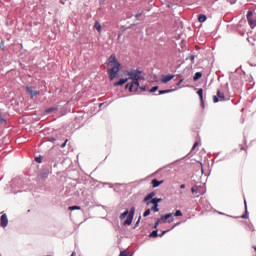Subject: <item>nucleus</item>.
<instances>
[{
    "label": "nucleus",
    "instance_id": "obj_1",
    "mask_svg": "<svg viewBox=\"0 0 256 256\" xmlns=\"http://www.w3.org/2000/svg\"><path fill=\"white\" fill-rule=\"evenodd\" d=\"M142 73L143 72L139 69L126 72V75L132 80L131 83L126 84V89H129L130 93H135V91L139 89V80L143 79V77H141Z\"/></svg>",
    "mask_w": 256,
    "mask_h": 256
},
{
    "label": "nucleus",
    "instance_id": "obj_2",
    "mask_svg": "<svg viewBox=\"0 0 256 256\" xmlns=\"http://www.w3.org/2000/svg\"><path fill=\"white\" fill-rule=\"evenodd\" d=\"M109 63V69H108V75L110 77V81H113V79H115V77H117V74L119 73V70L121 69V64L119 63V61H117V57L112 54L109 59H108Z\"/></svg>",
    "mask_w": 256,
    "mask_h": 256
},
{
    "label": "nucleus",
    "instance_id": "obj_3",
    "mask_svg": "<svg viewBox=\"0 0 256 256\" xmlns=\"http://www.w3.org/2000/svg\"><path fill=\"white\" fill-rule=\"evenodd\" d=\"M128 215V216H127ZM135 216V207H132L129 210H126L124 213L120 215L121 221L127 217V219L124 222V225H131L133 223V217Z\"/></svg>",
    "mask_w": 256,
    "mask_h": 256
},
{
    "label": "nucleus",
    "instance_id": "obj_4",
    "mask_svg": "<svg viewBox=\"0 0 256 256\" xmlns=\"http://www.w3.org/2000/svg\"><path fill=\"white\" fill-rule=\"evenodd\" d=\"M247 21L252 29L256 27V17L253 15V11H248Z\"/></svg>",
    "mask_w": 256,
    "mask_h": 256
},
{
    "label": "nucleus",
    "instance_id": "obj_5",
    "mask_svg": "<svg viewBox=\"0 0 256 256\" xmlns=\"http://www.w3.org/2000/svg\"><path fill=\"white\" fill-rule=\"evenodd\" d=\"M7 225H9V219L7 218V214H3L0 217V227L5 229V227H7Z\"/></svg>",
    "mask_w": 256,
    "mask_h": 256
},
{
    "label": "nucleus",
    "instance_id": "obj_6",
    "mask_svg": "<svg viewBox=\"0 0 256 256\" xmlns=\"http://www.w3.org/2000/svg\"><path fill=\"white\" fill-rule=\"evenodd\" d=\"M26 91H27V93H29L31 99H33V97H37V95H39V91H34V89L31 86H26Z\"/></svg>",
    "mask_w": 256,
    "mask_h": 256
},
{
    "label": "nucleus",
    "instance_id": "obj_7",
    "mask_svg": "<svg viewBox=\"0 0 256 256\" xmlns=\"http://www.w3.org/2000/svg\"><path fill=\"white\" fill-rule=\"evenodd\" d=\"M175 75H166L163 76L161 79L162 83H169V81H171L172 79H174Z\"/></svg>",
    "mask_w": 256,
    "mask_h": 256
},
{
    "label": "nucleus",
    "instance_id": "obj_8",
    "mask_svg": "<svg viewBox=\"0 0 256 256\" xmlns=\"http://www.w3.org/2000/svg\"><path fill=\"white\" fill-rule=\"evenodd\" d=\"M129 81V78H121L118 82H115L114 85L115 87H119L121 85H125Z\"/></svg>",
    "mask_w": 256,
    "mask_h": 256
},
{
    "label": "nucleus",
    "instance_id": "obj_9",
    "mask_svg": "<svg viewBox=\"0 0 256 256\" xmlns=\"http://www.w3.org/2000/svg\"><path fill=\"white\" fill-rule=\"evenodd\" d=\"M161 201H163V199H161V198H153L152 200L147 202V205H150V203L152 205H159V203H161Z\"/></svg>",
    "mask_w": 256,
    "mask_h": 256
},
{
    "label": "nucleus",
    "instance_id": "obj_10",
    "mask_svg": "<svg viewBox=\"0 0 256 256\" xmlns=\"http://www.w3.org/2000/svg\"><path fill=\"white\" fill-rule=\"evenodd\" d=\"M197 94H198L199 97H200L201 106H202V107H205V101L203 100V89L200 88V89L197 91Z\"/></svg>",
    "mask_w": 256,
    "mask_h": 256
},
{
    "label": "nucleus",
    "instance_id": "obj_11",
    "mask_svg": "<svg viewBox=\"0 0 256 256\" xmlns=\"http://www.w3.org/2000/svg\"><path fill=\"white\" fill-rule=\"evenodd\" d=\"M171 217H173V213L162 215L161 216V221H163V223H166L167 219H171Z\"/></svg>",
    "mask_w": 256,
    "mask_h": 256
},
{
    "label": "nucleus",
    "instance_id": "obj_12",
    "mask_svg": "<svg viewBox=\"0 0 256 256\" xmlns=\"http://www.w3.org/2000/svg\"><path fill=\"white\" fill-rule=\"evenodd\" d=\"M155 197V192H151L144 198V203H147V201H151Z\"/></svg>",
    "mask_w": 256,
    "mask_h": 256
},
{
    "label": "nucleus",
    "instance_id": "obj_13",
    "mask_svg": "<svg viewBox=\"0 0 256 256\" xmlns=\"http://www.w3.org/2000/svg\"><path fill=\"white\" fill-rule=\"evenodd\" d=\"M199 23H205L207 21V16L205 14H200L198 16Z\"/></svg>",
    "mask_w": 256,
    "mask_h": 256
},
{
    "label": "nucleus",
    "instance_id": "obj_14",
    "mask_svg": "<svg viewBox=\"0 0 256 256\" xmlns=\"http://www.w3.org/2000/svg\"><path fill=\"white\" fill-rule=\"evenodd\" d=\"M217 97L221 101H225V93L221 92L220 90L217 91Z\"/></svg>",
    "mask_w": 256,
    "mask_h": 256
},
{
    "label": "nucleus",
    "instance_id": "obj_15",
    "mask_svg": "<svg viewBox=\"0 0 256 256\" xmlns=\"http://www.w3.org/2000/svg\"><path fill=\"white\" fill-rule=\"evenodd\" d=\"M163 181H159L157 179L152 180V186L153 187H159V185H162Z\"/></svg>",
    "mask_w": 256,
    "mask_h": 256
},
{
    "label": "nucleus",
    "instance_id": "obj_16",
    "mask_svg": "<svg viewBox=\"0 0 256 256\" xmlns=\"http://www.w3.org/2000/svg\"><path fill=\"white\" fill-rule=\"evenodd\" d=\"M203 77V74L201 72H196L193 79L194 81H199Z\"/></svg>",
    "mask_w": 256,
    "mask_h": 256
},
{
    "label": "nucleus",
    "instance_id": "obj_17",
    "mask_svg": "<svg viewBox=\"0 0 256 256\" xmlns=\"http://www.w3.org/2000/svg\"><path fill=\"white\" fill-rule=\"evenodd\" d=\"M69 211H81V206H70L68 207Z\"/></svg>",
    "mask_w": 256,
    "mask_h": 256
},
{
    "label": "nucleus",
    "instance_id": "obj_18",
    "mask_svg": "<svg viewBox=\"0 0 256 256\" xmlns=\"http://www.w3.org/2000/svg\"><path fill=\"white\" fill-rule=\"evenodd\" d=\"M94 27L98 31V33H101V23L95 22Z\"/></svg>",
    "mask_w": 256,
    "mask_h": 256
},
{
    "label": "nucleus",
    "instance_id": "obj_19",
    "mask_svg": "<svg viewBox=\"0 0 256 256\" xmlns=\"http://www.w3.org/2000/svg\"><path fill=\"white\" fill-rule=\"evenodd\" d=\"M173 89H168V90H160L159 95H165V93H171Z\"/></svg>",
    "mask_w": 256,
    "mask_h": 256
},
{
    "label": "nucleus",
    "instance_id": "obj_20",
    "mask_svg": "<svg viewBox=\"0 0 256 256\" xmlns=\"http://www.w3.org/2000/svg\"><path fill=\"white\" fill-rule=\"evenodd\" d=\"M151 211H153L154 213H158L159 205L154 204L153 207L151 208Z\"/></svg>",
    "mask_w": 256,
    "mask_h": 256
},
{
    "label": "nucleus",
    "instance_id": "obj_21",
    "mask_svg": "<svg viewBox=\"0 0 256 256\" xmlns=\"http://www.w3.org/2000/svg\"><path fill=\"white\" fill-rule=\"evenodd\" d=\"M149 237H159L158 231L157 230L152 231Z\"/></svg>",
    "mask_w": 256,
    "mask_h": 256
},
{
    "label": "nucleus",
    "instance_id": "obj_22",
    "mask_svg": "<svg viewBox=\"0 0 256 256\" xmlns=\"http://www.w3.org/2000/svg\"><path fill=\"white\" fill-rule=\"evenodd\" d=\"M53 111H57V107H51L49 109L46 110V113L49 114V113H53Z\"/></svg>",
    "mask_w": 256,
    "mask_h": 256
},
{
    "label": "nucleus",
    "instance_id": "obj_23",
    "mask_svg": "<svg viewBox=\"0 0 256 256\" xmlns=\"http://www.w3.org/2000/svg\"><path fill=\"white\" fill-rule=\"evenodd\" d=\"M149 215H151V209H147L144 214L143 217H149Z\"/></svg>",
    "mask_w": 256,
    "mask_h": 256
},
{
    "label": "nucleus",
    "instance_id": "obj_24",
    "mask_svg": "<svg viewBox=\"0 0 256 256\" xmlns=\"http://www.w3.org/2000/svg\"><path fill=\"white\" fill-rule=\"evenodd\" d=\"M175 217H182L183 213L181 212V210H177L174 214Z\"/></svg>",
    "mask_w": 256,
    "mask_h": 256
},
{
    "label": "nucleus",
    "instance_id": "obj_25",
    "mask_svg": "<svg viewBox=\"0 0 256 256\" xmlns=\"http://www.w3.org/2000/svg\"><path fill=\"white\" fill-rule=\"evenodd\" d=\"M159 89V86H154L150 89V93H155Z\"/></svg>",
    "mask_w": 256,
    "mask_h": 256
},
{
    "label": "nucleus",
    "instance_id": "obj_26",
    "mask_svg": "<svg viewBox=\"0 0 256 256\" xmlns=\"http://www.w3.org/2000/svg\"><path fill=\"white\" fill-rule=\"evenodd\" d=\"M68 142H69V139H66L65 142L61 145V148L65 149V147H67Z\"/></svg>",
    "mask_w": 256,
    "mask_h": 256
},
{
    "label": "nucleus",
    "instance_id": "obj_27",
    "mask_svg": "<svg viewBox=\"0 0 256 256\" xmlns=\"http://www.w3.org/2000/svg\"><path fill=\"white\" fill-rule=\"evenodd\" d=\"M159 223H161V220L158 219L155 224H154V229H157V227H159Z\"/></svg>",
    "mask_w": 256,
    "mask_h": 256
},
{
    "label": "nucleus",
    "instance_id": "obj_28",
    "mask_svg": "<svg viewBox=\"0 0 256 256\" xmlns=\"http://www.w3.org/2000/svg\"><path fill=\"white\" fill-rule=\"evenodd\" d=\"M0 49L3 51V49H5V42L1 41L0 43Z\"/></svg>",
    "mask_w": 256,
    "mask_h": 256
},
{
    "label": "nucleus",
    "instance_id": "obj_29",
    "mask_svg": "<svg viewBox=\"0 0 256 256\" xmlns=\"http://www.w3.org/2000/svg\"><path fill=\"white\" fill-rule=\"evenodd\" d=\"M196 147H199V142H195L194 143V145H193V147H192V151H195V148Z\"/></svg>",
    "mask_w": 256,
    "mask_h": 256
},
{
    "label": "nucleus",
    "instance_id": "obj_30",
    "mask_svg": "<svg viewBox=\"0 0 256 256\" xmlns=\"http://www.w3.org/2000/svg\"><path fill=\"white\" fill-rule=\"evenodd\" d=\"M213 101H214V103H219V98H218V96H213Z\"/></svg>",
    "mask_w": 256,
    "mask_h": 256
},
{
    "label": "nucleus",
    "instance_id": "obj_31",
    "mask_svg": "<svg viewBox=\"0 0 256 256\" xmlns=\"http://www.w3.org/2000/svg\"><path fill=\"white\" fill-rule=\"evenodd\" d=\"M35 161H36V163H42V158L41 157H36Z\"/></svg>",
    "mask_w": 256,
    "mask_h": 256
},
{
    "label": "nucleus",
    "instance_id": "obj_32",
    "mask_svg": "<svg viewBox=\"0 0 256 256\" xmlns=\"http://www.w3.org/2000/svg\"><path fill=\"white\" fill-rule=\"evenodd\" d=\"M248 218H249V215L247 214V210H246L245 214L242 215V219H248Z\"/></svg>",
    "mask_w": 256,
    "mask_h": 256
},
{
    "label": "nucleus",
    "instance_id": "obj_33",
    "mask_svg": "<svg viewBox=\"0 0 256 256\" xmlns=\"http://www.w3.org/2000/svg\"><path fill=\"white\" fill-rule=\"evenodd\" d=\"M141 15H143V12L136 14V15H135V18H136V19H139V17H141Z\"/></svg>",
    "mask_w": 256,
    "mask_h": 256
},
{
    "label": "nucleus",
    "instance_id": "obj_34",
    "mask_svg": "<svg viewBox=\"0 0 256 256\" xmlns=\"http://www.w3.org/2000/svg\"><path fill=\"white\" fill-rule=\"evenodd\" d=\"M165 233H169V230H164V231L160 234V237H163V235H165Z\"/></svg>",
    "mask_w": 256,
    "mask_h": 256
},
{
    "label": "nucleus",
    "instance_id": "obj_35",
    "mask_svg": "<svg viewBox=\"0 0 256 256\" xmlns=\"http://www.w3.org/2000/svg\"><path fill=\"white\" fill-rule=\"evenodd\" d=\"M189 59H190V61H192V63H193V62L195 61V56L192 55V56L189 57Z\"/></svg>",
    "mask_w": 256,
    "mask_h": 256
},
{
    "label": "nucleus",
    "instance_id": "obj_36",
    "mask_svg": "<svg viewBox=\"0 0 256 256\" xmlns=\"http://www.w3.org/2000/svg\"><path fill=\"white\" fill-rule=\"evenodd\" d=\"M191 192L194 193V194H197V190L195 189V187L191 188Z\"/></svg>",
    "mask_w": 256,
    "mask_h": 256
},
{
    "label": "nucleus",
    "instance_id": "obj_37",
    "mask_svg": "<svg viewBox=\"0 0 256 256\" xmlns=\"http://www.w3.org/2000/svg\"><path fill=\"white\" fill-rule=\"evenodd\" d=\"M49 141H51V142L53 143V141H55V138L50 137V138H49Z\"/></svg>",
    "mask_w": 256,
    "mask_h": 256
},
{
    "label": "nucleus",
    "instance_id": "obj_38",
    "mask_svg": "<svg viewBox=\"0 0 256 256\" xmlns=\"http://www.w3.org/2000/svg\"><path fill=\"white\" fill-rule=\"evenodd\" d=\"M180 189H185V184L180 185Z\"/></svg>",
    "mask_w": 256,
    "mask_h": 256
},
{
    "label": "nucleus",
    "instance_id": "obj_39",
    "mask_svg": "<svg viewBox=\"0 0 256 256\" xmlns=\"http://www.w3.org/2000/svg\"><path fill=\"white\" fill-rule=\"evenodd\" d=\"M3 121H5V119H3L2 117H0V123H3Z\"/></svg>",
    "mask_w": 256,
    "mask_h": 256
},
{
    "label": "nucleus",
    "instance_id": "obj_40",
    "mask_svg": "<svg viewBox=\"0 0 256 256\" xmlns=\"http://www.w3.org/2000/svg\"><path fill=\"white\" fill-rule=\"evenodd\" d=\"M182 82H183V80H180V81L177 83V85H181Z\"/></svg>",
    "mask_w": 256,
    "mask_h": 256
},
{
    "label": "nucleus",
    "instance_id": "obj_41",
    "mask_svg": "<svg viewBox=\"0 0 256 256\" xmlns=\"http://www.w3.org/2000/svg\"><path fill=\"white\" fill-rule=\"evenodd\" d=\"M141 90H142V91H145V87H141Z\"/></svg>",
    "mask_w": 256,
    "mask_h": 256
},
{
    "label": "nucleus",
    "instance_id": "obj_42",
    "mask_svg": "<svg viewBox=\"0 0 256 256\" xmlns=\"http://www.w3.org/2000/svg\"><path fill=\"white\" fill-rule=\"evenodd\" d=\"M255 251H256V247H254Z\"/></svg>",
    "mask_w": 256,
    "mask_h": 256
}]
</instances>
